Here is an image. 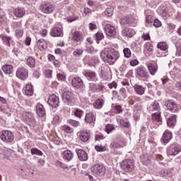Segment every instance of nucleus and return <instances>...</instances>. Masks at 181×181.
<instances>
[{"label": "nucleus", "instance_id": "obj_21", "mask_svg": "<svg viewBox=\"0 0 181 181\" xmlns=\"http://www.w3.org/2000/svg\"><path fill=\"white\" fill-rule=\"evenodd\" d=\"M77 155L80 160L86 161L88 160V154L84 150L79 149L77 151Z\"/></svg>", "mask_w": 181, "mask_h": 181}, {"label": "nucleus", "instance_id": "obj_24", "mask_svg": "<svg viewBox=\"0 0 181 181\" xmlns=\"http://www.w3.org/2000/svg\"><path fill=\"white\" fill-rule=\"evenodd\" d=\"M37 45L40 50H46L47 49V42L44 39H40L37 42Z\"/></svg>", "mask_w": 181, "mask_h": 181}, {"label": "nucleus", "instance_id": "obj_54", "mask_svg": "<svg viewBox=\"0 0 181 181\" xmlns=\"http://www.w3.org/2000/svg\"><path fill=\"white\" fill-rule=\"evenodd\" d=\"M4 45H6L7 46H11V44L9 43V40H11V38L8 37L3 36L1 37Z\"/></svg>", "mask_w": 181, "mask_h": 181}, {"label": "nucleus", "instance_id": "obj_46", "mask_svg": "<svg viewBox=\"0 0 181 181\" xmlns=\"http://www.w3.org/2000/svg\"><path fill=\"white\" fill-rule=\"evenodd\" d=\"M119 124L122 127H124V128H129V122L127 119H120Z\"/></svg>", "mask_w": 181, "mask_h": 181}, {"label": "nucleus", "instance_id": "obj_63", "mask_svg": "<svg viewBox=\"0 0 181 181\" xmlns=\"http://www.w3.org/2000/svg\"><path fill=\"white\" fill-rule=\"evenodd\" d=\"M107 86H108L109 88L112 89V88H117L118 85L116 83L115 81H113L112 83H109Z\"/></svg>", "mask_w": 181, "mask_h": 181}, {"label": "nucleus", "instance_id": "obj_39", "mask_svg": "<svg viewBox=\"0 0 181 181\" xmlns=\"http://www.w3.org/2000/svg\"><path fill=\"white\" fill-rule=\"evenodd\" d=\"M167 124L168 127H175V124H176V117L175 116H172L170 117L167 122Z\"/></svg>", "mask_w": 181, "mask_h": 181}, {"label": "nucleus", "instance_id": "obj_17", "mask_svg": "<svg viewBox=\"0 0 181 181\" xmlns=\"http://www.w3.org/2000/svg\"><path fill=\"white\" fill-rule=\"evenodd\" d=\"M121 33L123 37H132V36H134V31L132 28H124L122 29Z\"/></svg>", "mask_w": 181, "mask_h": 181}, {"label": "nucleus", "instance_id": "obj_33", "mask_svg": "<svg viewBox=\"0 0 181 181\" xmlns=\"http://www.w3.org/2000/svg\"><path fill=\"white\" fill-rule=\"evenodd\" d=\"M25 95L28 97L30 95H33V86L30 84H27L25 86Z\"/></svg>", "mask_w": 181, "mask_h": 181}, {"label": "nucleus", "instance_id": "obj_9", "mask_svg": "<svg viewBox=\"0 0 181 181\" xmlns=\"http://www.w3.org/2000/svg\"><path fill=\"white\" fill-rule=\"evenodd\" d=\"M59 97H57V95L55 94H52L49 95L47 103L49 105H50V107H52L53 108H57V107H59Z\"/></svg>", "mask_w": 181, "mask_h": 181}, {"label": "nucleus", "instance_id": "obj_37", "mask_svg": "<svg viewBox=\"0 0 181 181\" xmlns=\"http://www.w3.org/2000/svg\"><path fill=\"white\" fill-rule=\"evenodd\" d=\"M36 63V60L33 57H28L27 59V65L29 67H34Z\"/></svg>", "mask_w": 181, "mask_h": 181}, {"label": "nucleus", "instance_id": "obj_38", "mask_svg": "<svg viewBox=\"0 0 181 181\" xmlns=\"http://www.w3.org/2000/svg\"><path fill=\"white\" fill-rule=\"evenodd\" d=\"M153 120H154L156 122H158L160 124H162V118L160 117V113H153Z\"/></svg>", "mask_w": 181, "mask_h": 181}, {"label": "nucleus", "instance_id": "obj_10", "mask_svg": "<svg viewBox=\"0 0 181 181\" xmlns=\"http://www.w3.org/2000/svg\"><path fill=\"white\" fill-rule=\"evenodd\" d=\"M125 145V141L123 139H118L110 144V146L112 149H119L120 148H124Z\"/></svg>", "mask_w": 181, "mask_h": 181}, {"label": "nucleus", "instance_id": "obj_53", "mask_svg": "<svg viewBox=\"0 0 181 181\" xmlns=\"http://www.w3.org/2000/svg\"><path fill=\"white\" fill-rule=\"evenodd\" d=\"M153 26H155V28H160V26H162V22L160 21H159V19L156 18L153 21Z\"/></svg>", "mask_w": 181, "mask_h": 181}, {"label": "nucleus", "instance_id": "obj_47", "mask_svg": "<svg viewBox=\"0 0 181 181\" xmlns=\"http://www.w3.org/2000/svg\"><path fill=\"white\" fill-rule=\"evenodd\" d=\"M123 53L124 54V57H127V59H129V57L132 56L131 49H129V48H124Z\"/></svg>", "mask_w": 181, "mask_h": 181}, {"label": "nucleus", "instance_id": "obj_4", "mask_svg": "<svg viewBox=\"0 0 181 181\" xmlns=\"http://www.w3.org/2000/svg\"><path fill=\"white\" fill-rule=\"evenodd\" d=\"M121 169L124 172H132L135 169V163L132 160L126 159L121 163Z\"/></svg>", "mask_w": 181, "mask_h": 181}, {"label": "nucleus", "instance_id": "obj_60", "mask_svg": "<svg viewBox=\"0 0 181 181\" xmlns=\"http://www.w3.org/2000/svg\"><path fill=\"white\" fill-rule=\"evenodd\" d=\"M69 124L72 125V127H78L80 125V122H77L76 120H70Z\"/></svg>", "mask_w": 181, "mask_h": 181}, {"label": "nucleus", "instance_id": "obj_43", "mask_svg": "<svg viewBox=\"0 0 181 181\" xmlns=\"http://www.w3.org/2000/svg\"><path fill=\"white\" fill-rule=\"evenodd\" d=\"M60 122H62L60 116H59V115H56L55 116H54V117L52 119L53 125H57L58 124H60Z\"/></svg>", "mask_w": 181, "mask_h": 181}, {"label": "nucleus", "instance_id": "obj_41", "mask_svg": "<svg viewBox=\"0 0 181 181\" xmlns=\"http://www.w3.org/2000/svg\"><path fill=\"white\" fill-rule=\"evenodd\" d=\"M112 13H114V7L109 6L105 11V15L106 16H112Z\"/></svg>", "mask_w": 181, "mask_h": 181}, {"label": "nucleus", "instance_id": "obj_13", "mask_svg": "<svg viewBox=\"0 0 181 181\" xmlns=\"http://www.w3.org/2000/svg\"><path fill=\"white\" fill-rule=\"evenodd\" d=\"M136 73L139 77H142L143 78H148L149 77V74H148V71H146V69L144 66L137 67Z\"/></svg>", "mask_w": 181, "mask_h": 181}, {"label": "nucleus", "instance_id": "obj_28", "mask_svg": "<svg viewBox=\"0 0 181 181\" xmlns=\"http://www.w3.org/2000/svg\"><path fill=\"white\" fill-rule=\"evenodd\" d=\"M72 39L75 42H80L81 40V39H83V35L81 32L75 31L72 34Z\"/></svg>", "mask_w": 181, "mask_h": 181}, {"label": "nucleus", "instance_id": "obj_15", "mask_svg": "<svg viewBox=\"0 0 181 181\" xmlns=\"http://www.w3.org/2000/svg\"><path fill=\"white\" fill-rule=\"evenodd\" d=\"M152 52H153V45L151 42H146L144 45V53L146 56V57H149L151 54H152Z\"/></svg>", "mask_w": 181, "mask_h": 181}, {"label": "nucleus", "instance_id": "obj_44", "mask_svg": "<svg viewBox=\"0 0 181 181\" xmlns=\"http://www.w3.org/2000/svg\"><path fill=\"white\" fill-rule=\"evenodd\" d=\"M83 110L80 109H76L74 112V115H75V117H77L78 118H81V117H83Z\"/></svg>", "mask_w": 181, "mask_h": 181}, {"label": "nucleus", "instance_id": "obj_59", "mask_svg": "<svg viewBox=\"0 0 181 181\" xmlns=\"http://www.w3.org/2000/svg\"><path fill=\"white\" fill-rule=\"evenodd\" d=\"M57 79L59 80V81H64V80H66V76H64L62 74H58L57 75Z\"/></svg>", "mask_w": 181, "mask_h": 181}, {"label": "nucleus", "instance_id": "obj_49", "mask_svg": "<svg viewBox=\"0 0 181 181\" xmlns=\"http://www.w3.org/2000/svg\"><path fill=\"white\" fill-rule=\"evenodd\" d=\"M56 165L59 168H62V169H69V165L62 163V161H56Z\"/></svg>", "mask_w": 181, "mask_h": 181}, {"label": "nucleus", "instance_id": "obj_56", "mask_svg": "<svg viewBox=\"0 0 181 181\" xmlns=\"http://www.w3.org/2000/svg\"><path fill=\"white\" fill-rule=\"evenodd\" d=\"M16 36L18 37V39L22 37V36H23V30H16Z\"/></svg>", "mask_w": 181, "mask_h": 181}, {"label": "nucleus", "instance_id": "obj_20", "mask_svg": "<svg viewBox=\"0 0 181 181\" xmlns=\"http://www.w3.org/2000/svg\"><path fill=\"white\" fill-rule=\"evenodd\" d=\"M13 13L16 18H23L25 13H26V11L23 8L18 7L14 9Z\"/></svg>", "mask_w": 181, "mask_h": 181}, {"label": "nucleus", "instance_id": "obj_11", "mask_svg": "<svg viewBox=\"0 0 181 181\" xmlns=\"http://www.w3.org/2000/svg\"><path fill=\"white\" fill-rule=\"evenodd\" d=\"M105 31L107 36H109L110 37H114V36H115V35L117 34L115 27L110 24H107L106 25H105Z\"/></svg>", "mask_w": 181, "mask_h": 181}, {"label": "nucleus", "instance_id": "obj_8", "mask_svg": "<svg viewBox=\"0 0 181 181\" xmlns=\"http://www.w3.org/2000/svg\"><path fill=\"white\" fill-rule=\"evenodd\" d=\"M16 76L21 80H26L29 77V71L26 68H18L16 71Z\"/></svg>", "mask_w": 181, "mask_h": 181}, {"label": "nucleus", "instance_id": "obj_35", "mask_svg": "<svg viewBox=\"0 0 181 181\" xmlns=\"http://www.w3.org/2000/svg\"><path fill=\"white\" fill-rule=\"evenodd\" d=\"M153 23V18H152V16L147 15L146 16V26L149 28V26H152V24Z\"/></svg>", "mask_w": 181, "mask_h": 181}, {"label": "nucleus", "instance_id": "obj_30", "mask_svg": "<svg viewBox=\"0 0 181 181\" xmlns=\"http://www.w3.org/2000/svg\"><path fill=\"white\" fill-rule=\"evenodd\" d=\"M105 104V101L103 99H98L94 103L93 107L96 110H100L102 107H103Z\"/></svg>", "mask_w": 181, "mask_h": 181}, {"label": "nucleus", "instance_id": "obj_31", "mask_svg": "<svg viewBox=\"0 0 181 181\" xmlns=\"http://www.w3.org/2000/svg\"><path fill=\"white\" fill-rule=\"evenodd\" d=\"M51 35L54 37H59L62 35V28L59 27H55L52 29Z\"/></svg>", "mask_w": 181, "mask_h": 181}, {"label": "nucleus", "instance_id": "obj_36", "mask_svg": "<svg viewBox=\"0 0 181 181\" xmlns=\"http://www.w3.org/2000/svg\"><path fill=\"white\" fill-rule=\"evenodd\" d=\"M61 129L66 132V134H73L74 130L73 128L70 127V126L64 124L61 127Z\"/></svg>", "mask_w": 181, "mask_h": 181}, {"label": "nucleus", "instance_id": "obj_45", "mask_svg": "<svg viewBox=\"0 0 181 181\" xmlns=\"http://www.w3.org/2000/svg\"><path fill=\"white\" fill-rule=\"evenodd\" d=\"M153 111H160V105H159V102L154 101L153 105Z\"/></svg>", "mask_w": 181, "mask_h": 181}, {"label": "nucleus", "instance_id": "obj_26", "mask_svg": "<svg viewBox=\"0 0 181 181\" xmlns=\"http://www.w3.org/2000/svg\"><path fill=\"white\" fill-rule=\"evenodd\" d=\"M85 77H87V78H88V80H92L93 81V80H95V78H97V76L95 75V72H93V71H86L83 73Z\"/></svg>", "mask_w": 181, "mask_h": 181}, {"label": "nucleus", "instance_id": "obj_5", "mask_svg": "<svg viewBox=\"0 0 181 181\" xmlns=\"http://www.w3.org/2000/svg\"><path fill=\"white\" fill-rule=\"evenodd\" d=\"M22 119L27 122L28 125H35L36 124V119L35 115L30 112H24L22 115Z\"/></svg>", "mask_w": 181, "mask_h": 181}, {"label": "nucleus", "instance_id": "obj_52", "mask_svg": "<svg viewBox=\"0 0 181 181\" xmlns=\"http://www.w3.org/2000/svg\"><path fill=\"white\" fill-rule=\"evenodd\" d=\"M120 23L122 25H128L129 23V18L127 16L122 17L120 20Z\"/></svg>", "mask_w": 181, "mask_h": 181}, {"label": "nucleus", "instance_id": "obj_40", "mask_svg": "<svg viewBox=\"0 0 181 181\" xmlns=\"http://www.w3.org/2000/svg\"><path fill=\"white\" fill-rule=\"evenodd\" d=\"M141 162L143 165H147L151 162V158H149V156L148 154L144 155L141 157Z\"/></svg>", "mask_w": 181, "mask_h": 181}, {"label": "nucleus", "instance_id": "obj_62", "mask_svg": "<svg viewBox=\"0 0 181 181\" xmlns=\"http://www.w3.org/2000/svg\"><path fill=\"white\" fill-rule=\"evenodd\" d=\"M143 40H151V36H149V33L144 34L141 36Z\"/></svg>", "mask_w": 181, "mask_h": 181}, {"label": "nucleus", "instance_id": "obj_34", "mask_svg": "<svg viewBox=\"0 0 181 181\" xmlns=\"http://www.w3.org/2000/svg\"><path fill=\"white\" fill-rule=\"evenodd\" d=\"M158 49H160V50H168L169 49V46H168V44L165 42H158L157 45Z\"/></svg>", "mask_w": 181, "mask_h": 181}, {"label": "nucleus", "instance_id": "obj_1", "mask_svg": "<svg viewBox=\"0 0 181 181\" xmlns=\"http://www.w3.org/2000/svg\"><path fill=\"white\" fill-rule=\"evenodd\" d=\"M100 57L109 64H114L119 57V52L114 48H105L100 53Z\"/></svg>", "mask_w": 181, "mask_h": 181}, {"label": "nucleus", "instance_id": "obj_27", "mask_svg": "<svg viewBox=\"0 0 181 181\" xmlns=\"http://www.w3.org/2000/svg\"><path fill=\"white\" fill-rule=\"evenodd\" d=\"M74 155L73 153L69 151V150H66L65 151H64L63 153V158L64 159H65V160H71V159H73Z\"/></svg>", "mask_w": 181, "mask_h": 181}, {"label": "nucleus", "instance_id": "obj_61", "mask_svg": "<svg viewBox=\"0 0 181 181\" xmlns=\"http://www.w3.org/2000/svg\"><path fill=\"white\" fill-rule=\"evenodd\" d=\"M89 88L92 90V91H97V85L95 83H90L89 84Z\"/></svg>", "mask_w": 181, "mask_h": 181}, {"label": "nucleus", "instance_id": "obj_42", "mask_svg": "<svg viewBox=\"0 0 181 181\" xmlns=\"http://www.w3.org/2000/svg\"><path fill=\"white\" fill-rule=\"evenodd\" d=\"M30 152L32 153V155H37V156H43V152H42V151L36 148H33L30 150Z\"/></svg>", "mask_w": 181, "mask_h": 181}, {"label": "nucleus", "instance_id": "obj_18", "mask_svg": "<svg viewBox=\"0 0 181 181\" xmlns=\"http://www.w3.org/2000/svg\"><path fill=\"white\" fill-rule=\"evenodd\" d=\"M95 120V113L94 112H87L86 117H85V121L87 122V124H91V122H94Z\"/></svg>", "mask_w": 181, "mask_h": 181}, {"label": "nucleus", "instance_id": "obj_12", "mask_svg": "<svg viewBox=\"0 0 181 181\" xmlns=\"http://www.w3.org/2000/svg\"><path fill=\"white\" fill-rule=\"evenodd\" d=\"M165 105L167 107L169 111H171V112H177L179 110L177 104L175 103V102L173 100H167Z\"/></svg>", "mask_w": 181, "mask_h": 181}, {"label": "nucleus", "instance_id": "obj_23", "mask_svg": "<svg viewBox=\"0 0 181 181\" xmlns=\"http://www.w3.org/2000/svg\"><path fill=\"white\" fill-rule=\"evenodd\" d=\"M147 69L151 76H155L158 71V65L150 63L148 64Z\"/></svg>", "mask_w": 181, "mask_h": 181}, {"label": "nucleus", "instance_id": "obj_6", "mask_svg": "<svg viewBox=\"0 0 181 181\" xmlns=\"http://www.w3.org/2000/svg\"><path fill=\"white\" fill-rule=\"evenodd\" d=\"M40 9L43 12V13L49 15V13H52L53 11H54V6L52 5V4L47 2L42 4L40 6Z\"/></svg>", "mask_w": 181, "mask_h": 181}, {"label": "nucleus", "instance_id": "obj_29", "mask_svg": "<svg viewBox=\"0 0 181 181\" xmlns=\"http://www.w3.org/2000/svg\"><path fill=\"white\" fill-rule=\"evenodd\" d=\"M63 100L65 101H71L73 100V93L71 91H65L62 95Z\"/></svg>", "mask_w": 181, "mask_h": 181}, {"label": "nucleus", "instance_id": "obj_16", "mask_svg": "<svg viewBox=\"0 0 181 181\" xmlns=\"http://www.w3.org/2000/svg\"><path fill=\"white\" fill-rule=\"evenodd\" d=\"M36 112H37V115H38V117H43L46 115V110H45V107L43 106V105H42L40 103L37 104Z\"/></svg>", "mask_w": 181, "mask_h": 181}, {"label": "nucleus", "instance_id": "obj_14", "mask_svg": "<svg viewBox=\"0 0 181 181\" xmlns=\"http://www.w3.org/2000/svg\"><path fill=\"white\" fill-rule=\"evenodd\" d=\"M71 85L75 88H83L84 87V83L83 80L79 77H75L71 81Z\"/></svg>", "mask_w": 181, "mask_h": 181}, {"label": "nucleus", "instance_id": "obj_7", "mask_svg": "<svg viewBox=\"0 0 181 181\" xmlns=\"http://www.w3.org/2000/svg\"><path fill=\"white\" fill-rule=\"evenodd\" d=\"M181 151V146L180 145H172L171 146L168 147L167 150L168 155L171 156H176V155L180 153Z\"/></svg>", "mask_w": 181, "mask_h": 181}, {"label": "nucleus", "instance_id": "obj_58", "mask_svg": "<svg viewBox=\"0 0 181 181\" xmlns=\"http://www.w3.org/2000/svg\"><path fill=\"white\" fill-rule=\"evenodd\" d=\"M83 54V50L81 49H76L74 52V56H76V57H80Z\"/></svg>", "mask_w": 181, "mask_h": 181}, {"label": "nucleus", "instance_id": "obj_19", "mask_svg": "<svg viewBox=\"0 0 181 181\" xmlns=\"http://www.w3.org/2000/svg\"><path fill=\"white\" fill-rule=\"evenodd\" d=\"M133 88L138 95H144V94H145V87L141 85L134 84Z\"/></svg>", "mask_w": 181, "mask_h": 181}, {"label": "nucleus", "instance_id": "obj_51", "mask_svg": "<svg viewBox=\"0 0 181 181\" xmlns=\"http://www.w3.org/2000/svg\"><path fill=\"white\" fill-rule=\"evenodd\" d=\"M119 94L124 98H127V90L125 89V88H120V90H119Z\"/></svg>", "mask_w": 181, "mask_h": 181}, {"label": "nucleus", "instance_id": "obj_25", "mask_svg": "<svg viewBox=\"0 0 181 181\" xmlns=\"http://www.w3.org/2000/svg\"><path fill=\"white\" fill-rule=\"evenodd\" d=\"M162 141L163 144H168L170 139H172V133L170 132L165 131L162 136Z\"/></svg>", "mask_w": 181, "mask_h": 181}, {"label": "nucleus", "instance_id": "obj_32", "mask_svg": "<svg viewBox=\"0 0 181 181\" xmlns=\"http://www.w3.org/2000/svg\"><path fill=\"white\" fill-rule=\"evenodd\" d=\"M2 70L6 74H11L13 70V66H12V65L6 64L2 66Z\"/></svg>", "mask_w": 181, "mask_h": 181}, {"label": "nucleus", "instance_id": "obj_3", "mask_svg": "<svg viewBox=\"0 0 181 181\" xmlns=\"http://www.w3.org/2000/svg\"><path fill=\"white\" fill-rule=\"evenodd\" d=\"M90 170L94 173V175L99 177L105 175V167L101 164L93 165L90 168Z\"/></svg>", "mask_w": 181, "mask_h": 181}, {"label": "nucleus", "instance_id": "obj_22", "mask_svg": "<svg viewBox=\"0 0 181 181\" xmlns=\"http://www.w3.org/2000/svg\"><path fill=\"white\" fill-rule=\"evenodd\" d=\"M79 139L82 142H87L90 139V132H79Z\"/></svg>", "mask_w": 181, "mask_h": 181}, {"label": "nucleus", "instance_id": "obj_2", "mask_svg": "<svg viewBox=\"0 0 181 181\" xmlns=\"http://www.w3.org/2000/svg\"><path fill=\"white\" fill-rule=\"evenodd\" d=\"M0 139L6 144H11L13 142L15 135H13V133H12L11 131L4 130L0 132Z\"/></svg>", "mask_w": 181, "mask_h": 181}, {"label": "nucleus", "instance_id": "obj_48", "mask_svg": "<svg viewBox=\"0 0 181 181\" xmlns=\"http://www.w3.org/2000/svg\"><path fill=\"white\" fill-rule=\"evenodd\" d=\"M95 37H96L97 43H99L100 40H103V39H104V34L98 32L95 34Z\"/></svg>", "mask_w": 181, "mask_h": 181}, {"label": "nucleus", "instance_id": "obj_50", "mask_svg": "<svg viewBox=\"0 0 181 181\" xmlns=\"http://www.w3.org/2000/svg\"><path fill=\"white\" fill-rule=\"evenodd\" d=\"M112 131H114V125L107 124L105 127V132H107V134H110Z\"/></svg>", "mask_w": 181, "mask_h": 181}, {"label": "nucleus", "instance_id": "obj_64", "mask_svg": "<svg viewBox=\"0 0 181 181\" xmlns=\"http://www.w3.org/2000/svg\"><path fill=\"white\" fill-rule=\"evenodd\" d=\"M53 71L52 70H47L45 71V76L47 77V78H52V74Z\"/></svg>", "mask_w": 181, "mask_h": 181}, {"label": "nucleus", "instance_id": "obj_57", "mask_svg": "<svg viewBox=\"0 0 181 181\" xmlns=\"http://www.w3.org/2000/svg\"><path fill=\"white\" fill-rule=\"evenodd\" d=\"M95 149L98 151V152H105L106 149L104 146H96L95 147Z\"/></svg>", "mask_w": 181, "mask_h": 181}, {"label": "nucleus", "instance_id": "obj_55", "mask_svg": "<svg viewBox=\"0 0 181 181\" xmlns=\"http://www.w3.org/2000/svg\"><path fill=\"white\" fill-rule=\"evenodd\" d=\"M114 110L116 114H120V112H122V107L121 105H116L114 107Z\"/></svg>", "mask_w": 181, "mask_h": 181}]
</instances>
